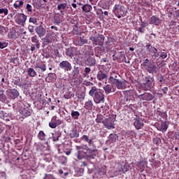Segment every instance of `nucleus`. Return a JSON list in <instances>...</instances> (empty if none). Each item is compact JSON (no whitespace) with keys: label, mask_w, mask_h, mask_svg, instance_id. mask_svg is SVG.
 I'll return each mask as SVG.
<instances>
[{"label":"nucleus","mask_w":179,"mask_h":179,"mask_svg":"<svg viewBox=\"0 0 179 179\" xmlns=\"http://www.w3.org/2000/svg\"><path fill=\"white\" fill-rule=\"evenodd\" d=\"M143 87L145 90H150L155 85V78L153 77H150V76H148L143 78Z\"/></svg>","instance_id":"3"},{"label":"nucleus","mask_w":179,"mask_h":179,"mask_svg":"<svg viewBox=\"0 0 179 179\" xmlns=\"http://www.w3.org/2000/svg\"><path fill=\"white\" fill-rule=\"evenodd\" d=\"M118 55H119V62H122L123 58H125V55L122 53V52H118Z\"/></svg>","instance_id":"60"},{"label":"nucleus","mask_w":179,"mask_h":179,"mask_svg":"<svg viewBox=\"0 0 179 179\" xmlns=\"http://www.w3.org/2000/svg\"><path fill=\"white\" fill-rule=\"evenodd\" d=\"M137 166H138V167L140 168V170L141 171H143V170H145V164H143V162H142V161L138 162Z\"/></svg>","instance_id":"53"},{"label":"nucleus","mask_w":179,"mask_h":179,"mask_svg":"<svg viewBox=\"0 0 179 179\" xmlns=\"http://www.w3.org/2000/svg\"><path fill=\"white\" fill-rule=\"evenodd\" d=\"M84 108H85V110H88L89 111H90V110H92L93 109V101H92V100L87 101L85 103Z\"/></svg>","instance_id":"33"},{"label":"nucleus","mask_w":179,"mask_h":179,"mask_svg":"<svg viewBox=\"0 0 179 179\" xmlns=\"http://www.w3.org/2000/svg\"><path fill=\"white\" fill-rule=\"evenodd\" d=\"M101 90V89L97 88V87L94 86L92 87L91 90L89 92V94L91 96V97L95 98L97 95V94Z\"/></svg>","instance_id":"24"},{"label":"nucleus","mask_w":179,"mask_h":179,"mask_svg":"<svg viewBox=\"0 0 179 179\" xmlns=\"http://www.w3.org/2000/svg\"><path fill=\"white\" fill-rule=\"evenodd\" d=\"M134 125L136 129H141L142 127H143L144 124L142 119H141V117H136L134 122Z\"/></svg>","instance_id":"23"},{"label":"nucleus","mask_w":179,"mask_h":179,"mask_svg":"<svg viewBox=\"0 0 179 179\" xmlns=\"http://www.w3.org/2000/svg\"><path fill=\"white\" fill-rule=\"evenodd\" d=\"M125 83H127V81H121L120 80H117L116 81V83L115 84V86H116L117 89H119L120 90H123V89H125Z\"/></svg>","instance_id":"30"},{"label":"nucleus","mask_w":179,"mask_h":179,"mask_svg":"<svg viewBox=\"0 0 179 179\" xmlns=\"http://www.w3.org/2000/svg\"><path fill=\"white\" fill-rule=\"evenodd\" d=\"M162 19L157 17L156 15H152L150 18V24H155V26H159V24H162Z\"/></svg>","instance_id":"20"},{"label":"nucleus","mask_w":179,"mask_h":179,"mask_svg":"<svg viewBox=\"0 0 179 179\" xmlns=\"http://www.w3.org/2000/svg\"><path fill=\"white\" fill-rule=\"evenodd\" d=\"M43 179H55V176L53 174L45 173Z\"/></svg>","instance_id":"55"},{"label":"nucleus","mask_w":179,"mask_h":179,"mask_svg":"<svg viewBox=\"0 0 179 179\" xmlns=\"http://www.w3.org/2000/svg\"><path fill=\"white\" fill-rule=\"evenodd\" d=\"M35 31L38 34V37H44L47 34V29L43 26V22H41V24L36 27Z\"/></svg>","instance_id":"10"},{"label":"nucleus","mask_w":179,"mask_h":179,"mask_svg":"<svg viewBox=\"0 0 179 179\" xmlns=\"http://www.w3.org/2000/svg\"><path fill=\"white\" fill-rule=\"evenodd\" d=\"M9 13V10L8 8H0V15L3 14L4 16H6Z\"/></svg>","instance_id":"54"},{"label":"nucleus","mask_w":179,"mask_h":179,"mask_svg":"<svg viewBox=\"0 0 179 179\" xmlns=\"http://www.w3.org/2000/svg\"><path fill=\"white\" fill-rule=\"evenodd\" d=\"M104 35L103 34H99L97 37L91 36L90 37V40L92 41V43L94 44V45H99V47H103V45L104 44Z\"/></svg>","instance_id":"5"},{"label":"nucleus","mask_w":179,"mask_h":179,"mask_svg":"<svg viewBox=\"0 0 179 179\" xmlns=\"http://www.w3.org/2000/svg\"><path fill=\"white\" fill-rule=\"evenodd\" d=\"M31 41L35 45H32L30 48V51L33 52L36 48L37 50H40V41L38 40V36L37 35H34V36L31 37Z\"/></svg>","instance_id":"7"},{"label":"nucleus","mask_w":179,"mask_h":179,"mask_svg":"<svg viewBox=\"0 0 179 179\" xmlns=\"http://www.w3.org/2000/svg\"><path fill=\"white\" fill-rule=\"evenodd\" d=\"M88 43L89 40L85 38V36H80L77 38L75 44L78 47H83V45H85V44H87Z\"/></svg>","instance_id":"19"},{"label":"nucleus","mask_w":179,"mask_h":179,"mask_svg":"<svg viewBox=\"0 0 179 179\" xmlns=\"http://www.w3.org/2000/svg\"><path fill=\"white\" fill-rule=\"evenodd\" d=\"M36 68H38L39 69H41V72H45V71H47V66L43 62H41V64H36V65H35V69Z\"/></svg>","instance_id":"35"},{"label":"nucleus","mask_w":179,"mask_h":179,"mask_svg":"<svg viewBox=\"0 0 179 179\" xmlns=\"http://www.w3.org/2000/svg\"><path fill=\"white\" fill-rule=\"evenodd\" d=\"M145 48L146 51L150 54H153V57H155V58H159L160 55L159 54V52H157V49L153 47L151 43H147Z\"/></svg>","instance_id":"8"},{"label":"nucleus","mask_w":179,"mask_h":179,"mask_svg":"<svg viewBox=\"0 0 179 179\" xmlns=\"http://www.w3.org/2000/svg\"><path fill=\"white\" fill-rule=\"evenodd\" d=\"M169 128V122H164L160 124L158 127V131H161V132H166L167 129Z\"/></svg>","instance_id":"29"},{"label":"nucleus","mask_w":179,"mask_h":179,"mask_svg":"<svg viewBox=\"0 0 179 179\" xmlns=\"http://www.w3.org/2000/svg\"><path fill=\"white\" fill-rule=\"evenodd\" d=\"M85 64L88 66H96L97 65V61L96 58L90 56L86 59Z\"/></svg>","instance_id":"22"},{"label":"nucleus","mask_w":179,"mask_h":179,"mask_svg":"<svg viewBox=\"0 0 179 179\" xmlns=\"http://www.w3.org/2000/svg\"><path fill=\"white\" fill-rule=\"evenodd\" d=\"M157 80L159 83H164L166 82V80L162 73L157 75Z\"/></svg>","instance_id":"44"},{"label":"nucleus","mask_w":179,"mask_h":179,"mask_svg":"<svg viewBox=\"0 0 179 179\" xmlns=\"http://www.w3.org/2000/svg\"><path fill=\"white\" fill-rule=\"evenodd\" d=\"M150 64H152V62H150L148 59H145L144 60V62L143 63V65L144 66V68H145V69H147L148 66H150Z\"/></svg>","instance_id":"56"},{"label":"nucleus","mask_w":179,"mask_h":179,"mask_svg":"<svg viewBox=\"0 0 179 179\" xmlns=\"http://www.w3.org/2000/svg\"><path fill=\"white\" fill-rule=\"evenodd\" d=\"M62 20H61V16H55L54 17V24H60Z\"/></svg>","instance_id":"50"},{"label":"nucleus","mask_w":179,"mask_h":179,"mask_svg":"<svg viewBox=\"0 0 179 179\" xmlns=\"http://www.w3.org/2000/svg\"><path fill=\"white\" fill-rule=\"evenodd\" d=\"M128 170H129V164H128L127 161H122L121 163V166L118 170L119 174H125Z\"/></svg>","instance_id":"15"},{"label":"nucleus","mask_w":179,"mask_h":179,"mask_svg":"<svg viewBox=\"0 0 179 179\" xmlns=\"http://www.w3.org/2000/svg\"><path fill=\"white\" fill-rule=\"evenodd\" d=\"M17 2H19V3L17 4ZM24 2L23 1V0H20L19 1H16V2L13 4V7L15 8V9H20V8H22V6H23Z\"/></svg>","instance_id":"41"},{"label":"nucleus","mask_w":179,"mask_h":179,"mask_svg":"<svg viewBox=\"0 0 179 179\" xmlns=\"http://www.w3.org/2000/svg\"><path fill=\"white\" fill-rule=\"evenodd\" d=\"M103 92L106 94H110V93H113V92H115V89L113 88V85H106L103 87Z\"/></svg>","instance_id":"25"},{"label":"nucleus","mask_w":179,"mask_h":179,"mask_svg":"<svg viewBox=\"0 0 179 179\" xmlns=\"http://www.w3.org/2000/svg\"><path fill=\"white\" fill-rule=\"evenodd\" d=\"M114 122H115V117L114 116H109L108 118H106L103 121V124L107 129H115V124Z\"/></svg>","instance_id":"2"},{"label":"nucleus","mask_w":179,"mask_h":179,"mask_svg":"<svg viewBox=\"0 0 179 179\" xmlns=\"http://www.w3.org/2000/svg\"><path fill=\"white\" fill-rule=\"evenodd\" d=\"M70 138H79V132H78V129L74 128L69 133Z\"/></svg>","instance_id":"37"},{"label":"nucleus","mask_w":179,"mask_h":179,"mask_svg":"<svg viewBox=\"0 0 179 179\" xmlns=\"http://www.w3.org/2000/svg\"><path fill=\"white\" fill-rule=\"evenodd\" d=\"M77 157L78 160H82V159H87V155L89 151H87V148H84L83 146H76Z\"/></svg>","instance_id":"4"},{"label":"nucleus","mask_w":179,"mask_h":179,"mask_svg":"<svg viewBox=\"0 0 179 179\" xmlns=\"http://www.w3.org/2000/svg\"><path fill=\"white\" fill-rule=\"evenodd\" d=\"M77 97L80 100H85V97H86V94L85 92H81L80 94H78Z\"/></svg>","instance_id":"57"},{"label":"nucleus","mask_w":179,"mask_h":179,"mask_svg":"<svg viewBox=\"0 0 179 179\" xmlns=\"http://www.w3.org/2000/svg\"><path fill=\"white\" fill-rule=\"evenodd\" d=\"M92 5L90 4L83 5L82 10H83V12H85V13H89V12L92 10Z\"/></svg>","instance_id":"38"},{"label":"nucleus","mask_w":179,"mask_h":179,"mask_svg":"<svg viewBox=\"0 0 179 179\" xmlns=\"http://www.w3.org/2000/svg\"><path fill=\"white\" fill-rule=\"evenodd\" d=\"M93 100L96 104H100V103H104L105 101L104 91H103V90H101V91L96 94V96L94 98Z\"/></svg>","instance_id":"9"},{"label":"nucleus","mask_w":179,"mask_h":179,"mask_svg":"<svg viewBox=\"0 0 179 179\" xmlns=\"http://www.w3.org/2000/svg\"><path fill=\"white\" fill-rule=\"evenodd\" d=\"M14 85H16V86H22V83H20V78H17L14 80Z\"/></svg>","instance_id":"63"},{"label":"nucleus","mask_w":179,"mask_h":179,"mask_svg":"<svg viewBox=\"0 0 179 179\" xmlns=\"http://www.w3.org/2000/svg\"><path fill=\"white\" fill-rule=\"evenodd\" d=\"M19 113L22 115V117H21V121H23L24 118L30 117V115H31V113H33V110L29 107L24 106V107H22L19 110Z\"/></svg>","instance_id":"6"},{"label":"nucleus","mask_w":179,"mask_h":179,"mask_svg":"<svg viewBox=\"0 0 179 179\" xmlns=\"http://www.w3.org/2000/svg\"><path fill=\"white\" fill-rule=\"evenodd\" d=\"M27 75H28V76H30L31 78H34V76H36V75H37V73L36 72L34 69L29 68L27 70Z\"/></svg>","instance_id":"40"},{"label":"nucleus","mask_w":179,"mask_h":179,"mask_svg":"<svg viewBox=\"0 0 179 179\" xmlns=\"http://www.w3.org/2000/svg\"><path fill=\"white\" fill-rule=\"evenodd\" d=\"M52 34H54V31H50V32L48 33L42 39V41H43L45 45H48V44H51L52 41H55V39H54V37L52 36Z\"/></svg>","instance_id":"12"},{"label":"nucleus","mask_w":179,"mask_h":179,"mask_svg":"<svg viewBox=\"0 0 179 179\" xmlns=\"http://www.w3.org/2000/svg\"><path fill=\"white\" fill-rule=\"evenodd\" d=\"M117 139H118V136H117V134H110L109 135V142L114 143V142H115V141H117Z\"/></svg>","instance_id":"43"},{"label":"nucleus","mask_w":179,"mask_h":179,"mask_svg":"<svg viewBox=\"0 0 179 179\" xmlns=\"http://www.w3.org/2000/svg\"><path fill=\"white\" fill-rule=\"evenodd\" d=\"M81 141H84V142H87V143H88L90 146H91V145H93V138L89 139L88 136L83 135L81 137Z\"/></svg>","instance_id":"36"},{"label":"nucleus","mask_w":179,"mask_h":179,"mask_svg":"<svg viewBox=\"0 0 179 179\" xmlns=\"http://www.w3.org/2000/svg\"><path fill=\"white\" fill-rule=\"evenodd\" d=\"M61 124H62V122L58 119L57 116H53L49 123V127L52 129H55V128H57L58 125H61Z\"/></svg>","instance_id":"13"},{"label":"nucleus","mask_w":179,"mask_h":179,"mask_svg":"<svg viewBox=\"0 0 179 179\" xmlns=\"http://www.w3.org/2000/svg\"><path fill=\"white\" fill-rule=\"evenodd\" d=\"M48 83H51V82H55L57 80V75L54 73H48V76L45 78Z\"/></svg>","instance_id":"27"},{"label":"nucleus","mask_w":179,"mask_h":179,"mask_svg":"<svg viewBox=\"0 0 179 179\" xmlns=\"http://www.w3.org/2000/svg\"><path fill=\"white\" fill-rule=\"evenodd\" d=\"M87 160H92V159H96L97 155H99V151L97 150H92L90 148H87Z\"/></svg>","instance_id":"16"},{"label":"nucleus","mask_w":179,"mask_h":179,"mask_svg":"<svg viewBox=\"0 0 179 179\" xmlns=\"http://www.w3.org/2000/svg\"><path fill=\"white\" fill-rule=\"evenodd\" d=\"M10 62H12L15 65H17V64H19V62L17 61V57L11 58Z\"/></svg>","instance_id":"64"},{"label":"nucleus","mask_w":179,"mask_h":179,"mask_svg":"<svg viewBox=\"0 0 179 179\" xmlns=\"http://www.w3.org/2000/svg\"><path fill=\"white\" fill-rule=\"evenodd\" d=\"M43 95H41V94H38L36 96V100L37 101H38L39 103H42L43 106H44V104H45V100L43 99L42 97Z\"/></svg>","instance_id":"47"},{"label":"nucleus","mask_w":179,"mask_h":179,"mask_svg":"<svg viewBox=\"0 0 179 179\" xmlns=\"http://www.w3.org/2000/svg\"><path fill=\"white\" fill-rule=\"evenodd\" d=\"M38 138L41 141H45V134L43 131H40L38 134Z\"/></svg>","instance_id":"48"},{"label":"nucleus","mask_w":179,"mask_h":179,"mask_svg":"<svg viewBox=\"0 0 179 179\" xmlns=\"http://www.w3.org/2000/svg\"><path fill=\"white\" fill-rule=\"evenodd\" d=\"M138 99H139L140 101H150V100H153L155 99V96L149 92H145L138 95Z\"/></svg>","instance_id":"11"},{"label":"nucleus","mask_w":179,"mask_h":179,"mask_svg":"<svg viewBox=\"0 0 179 179\" xmlns=\"http://www.w3.org/2000/svg\"><path fill=\"white\" fill-rule=\"evenodd\" d=\"M152 142L154 145H156L157 146H159L160 143H162V139H160V138L159 137H156L152 139Z\"/></svg>","instance_id":"49"},{"label":"nucleus","mask_w":179,"mask_h":179,"mask_svg":"<svg viewBox=\"0 0 179 179\" xmlns=\"http://www.w3.org/2000/svg\"><path fill=\"white\" fill-rule=\"evenodd\" d=\"M7 96L12 100L19 97V91L16 89H9L7 90Z\"/></svg>","instance_id":"14"},{"label":"nucleus","mask_w":179,"mask_h":179,"mask_svg":"<svg viewBox=\"0 0 179 179\" xmlns=\"http://www.w3.org/2000/svg\"><path fill=\"white\" fill-rule=\"evenodd\" d=\"M95 121L97 122V124H101V122L103 124V121H104V116H103L101 114H98Z\"/></svg>","instance_id":"45"},{"label":"nucleus","mask_w":179,"mask_h":179,"mask_svg":"<svg viewBox=\"0 0 179 179\" xmlns=\"http://www.w3.org/2000/svg\"><path fill=\"white\" fill-rule=\"evenodd\" d=\"M90 72H92V69H90V67H85L83 75V76H89Z\"/></svg>","instance_id":"51"},{"label":"nucleus","mask_w":179,"mask_h":179,"mask_svg":"<svg viewBox=\"0 0 179 179\" xmlns=\"http://www.w3.org/2000/svg\"><path fill=\"white\" fill-rule=\"evenodd\" d=\"M59 66L61 69H64V71H72V65L66 60L60 62Z\"/></svg>","instance_id":"17"},{"label":"nucleus","mask_w":179,"mask_h":179,"mask_svg":"<svg viewBox=\"0 0 179 179\" xmlns=\"http://www.w3.org/2000/svg\"><path fill=\"white\" fill-rule=\"evenodd\" d=\"M145 69L146 71H148L149 73L153 74V73H157V72L160 69V67L157 66V65L155 64L151 63V64L148 66V67Z\"/></svg>","instance_id":"18"},{"label":"nucleus","mask_w":179,"mask_h":179,"mask_svg":"<svg viewBox=\"0 0 179 179\" xmlns=\"http://www.w3.org/2000/svg\"><path fill=\"white\" fill-rule=\"evenodd\" d=\"M124 99L127 102L132 101H134V95H131V94H127V95H125Z\"/></svg>","instance_id":"52"},{"label":"nucleus","mask_w":179,"mask_h":179,"mask_svg":"<svg viewBox=\"0 0 179 179\" xmlns=\"http://www.w3.org/2000/svg\"><path fill=\"white\" fill-rule=\"evenodd\" d=\"M75 51H76L75 48H69L66 49V55L72 59V58H73V57L75 55L73 54V52H75Z\"/></svg>","instance_id":"32"},{"label":"nucleus","mask_w":179,"mask_h":179,"mask_svg":"<svg viewBox=\"0 0 179 179\" xmlns=\"http://www.w3.org/2000/svg\"><path fill=\"white\" fill-rule=\"evenodd\" d=\"M80 73V67L78 66H73V76L74 78H78Z\"/></svg>","instance_id":"34"},{"label":"nucleus","mask_w":179,"mask_h":179,"mask_svg":"<svg viewBox=\"0 0 179 179\" xmlns=\"http://www.w3.org/2000/svg\"><path fill=\"white\" fill-rule=\"evenodd\" d=\"M96 78L98 79V80H100V82L104 80V79H107V78H108V74L107 72H104L101 70H100L99 71H98L97 74H96Z\"/></svg>","instance_id":"21"},{"label":"nucleus","mask_w":179,"mask_h":179,"mask_svg":"<svg viewBox=\"0 0 179 179\" xmlns=\"http://www.w3.org/2000/svg\"><path fill=\"white\" fill-rule=\"evenodd\" d=\"M27 19V16H26V15L24 13H20L17 15L18 24H23L24 23H26Z\"/></svg>","instance_id":"28"},{"label":"nucleus","mask_w":179,"mask_h":179,"mask_svg":"<svg viewBox=\"0 0 179 179\" xmlns=\"http://www.w3.org/2000/svg\"><path fill=\"white\" fill-rule=\"evenodd\" d=\"M113 61H117V62H120V57H119V55H118V52L115 53L113 55Z\"/></svg>","instance_id":"61"},{"label":"nucleus","mask_w":179,"mask_h":179,"mask_svg":"<svg viewBox=\"0 0 179 179\" xmlns=\"http://www.w3.org/2000/svg\"><path fill=\"white\" fill-rule=\"evenodd\" d=\"M74 96H75V94H73V92H72L69 90H67L65 92L64 97V99H72V97H73Z\"/></svg>","instance_id":"42"},{"label":"nucleus","mask_w":179,"mask_h":179,"mask_svg":"<svg viewBox=\"0 0 179 179\" xmlns=\"http://www.w3.org/2000/svg\"><path fill=\"white\" fill-rule=\"evenodd\" d=\"M80 115V113L78 111H75V110L71 111V117L74 120H79Z\"/></svg>","instance_id":"46"},{"label":"nucleus","mask_w":179,"mask_h":179,"mask_svg":"<svg viewBox=\"0 0 179 179\" xmlns=\"http://www.w3.org/2000/svg\"><path fill=\"white\" fill-rule=\"evenodd\" d=\"M108 80H110V82L111 83L112 85H115L118 80V79H117L113 76H110Z\"/></svg>","instance_id":"58"},{"label":"nucleus","mask_w":179,"mask_h":179,"mask_svg":"<svg viewBox=\"0 0 179 179\" xmlns=\"http://www.w3.org/2000/svg\"><path fill=\"white\" fill-rule=\"evenodd\" d=\"M110 74L112 75V76L113 78H115V79H117L118 77H120V74H118V72L115 71H113Z\"/></svg>","instance_id":"62"},{"label":"nucleus","mask_w":179,"mask_h":179,"mask_svg":"<svg viewBox=\"0 0 179 179\" xmlns=\"http://www.w3.org/2000/svg\"><path fill=\"white\" fill-rule=\"evenodd\" d=\"M113 12L115 15L117 16L118 19H121V17H124V16H127V8H125V6L122 5L121 3H116L113 9Z\"/></svg>","instance_id":"1"},{"label":"nucleus","mask_w":179,"mask_h":179,"mask_svg":"<svg viewBox=\"0 0 179 179\" xmlns=\"http://www.w3.org/2000/svg\"><path fill=\"white\" fill-rule=\"evenodd\" d=\"M0 101L1 103H8V97L5 94V91L3 90H0Z\"/></svg>","instance_id":"31"},{"label":"nucleus","mask_w":179,"mask_h":179,"mask_svg":"<svg viewBox=\"0 0 179 179\" xmlns=\"http://www.w3.org/2000/svg\"><path fill=\"white\" fill-rule=\"evenodd\" d=\"M29 22V23H33V24H37V18L36 17H31Z\"/></svg>","instance_id":"59"},{"label":"nucleus","mask_w":179,"mask_h":179,"mask_svg":"<svg viewBox=\"0 0 179 179\" xmlns=\"http://www.w3.org/2000/svg\"><path fill=\"white\" fill-rule=\"evenodd\" d=\"M108 47H114L115 45V39L113 38H108V41L106 42Z\"/></svg>","instance_id":"39"},{"label":"nucleus","mask_w":179,"mask_h":179,"mask_svg":"<svg viewBox=\"0 0 179 179\" xmlns=\"http://www.w3.org/2000/svg\"><path fill=\"white\" fill-rule=\"evenodd\" d=\"M66 9H68V3L66 1L57 4V10H59L61 13H64Z\"/></svg>","instance_id":"26"}]
</instances>
